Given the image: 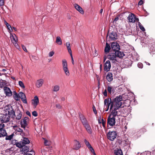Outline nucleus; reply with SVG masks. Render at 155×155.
Returning a JSON list of instances; mask_svg holds the SVG:
<instances>
[{
    "mask_svg": "<svg viewBox=\"0 0 155 155\" xmlns=\"http://www.w3.org/2000/svg\"><path fill=\"white\" fill-rule=\"evenodd\" d=\"M19 99H20V98H21L24 103L25 104L27 103L26 97L25 94L23 92H19Z\"/></svg>",
    "mask_w": 155,
    "mask_h": 155,
    "instance_id": "13",
    "label": "nucleus"
},
{
    "mask_svg": "<svg viewBox=\"0 0 155 155\" xmlns=\"http://www.w3.org/2000/svg\"><path fill=\"white\" fill-rule=\"evenodd\" d=\"M143 3V1L142 0H140L138 3V5H142Z\"/></svg>",
    "mask_w": 155,
    "mask_h": 155,
    "instance_id": "47",
    "label": "nucleus"
},
{
    "mask_svg": "<svg viewBox=\"0 0 155 155\" xmlns=\"http://www.w3.org/2000/svg\"><path fill=\"white\" fill-rule=\"evenodd\" d=\"M81 147V145L79 141L77 140H74V145L73 146V149L74 150H78Z\"/></svg>",
    "mask_w": 155,
    "mask_h": 155,
    "instance_id": "17",
    "label": "nucleus"
},
{
    "mask_svg": "<svg viewBox=\"0 0 155 155\" xmlns=\"http://www.w3.org/2000/svg\"><path fill=\"white\" fill-rule=\"evenodd\" d=\"M6 112H8V115L12 116V117H14L15 116V112L11 105H8L5 107Z\"/></svg>",
    "mask_w": 155,
    "mask_h": 155,
    "instance_id": "3",
    "label": "nucleus"
},
{
    "mask_svg": "<svg viewBox=\"0 0 155 155\" xmlns=\"http://www.w3.org/2000/svg\"><path fill=\"white\" fill-rule=\"evenodd\" d=\"M32 114L33 116L35 117H37L38 116V114L37 112L35 111H33L32 112Z\"/></svg>",
    "mask_w": 155,
    "mask_h": 155,
    "instance_id": "43",
    "label": "nucleus"
},
{
    "mask_svg": "<svg viewBox=\"0 0 155 155\" xmlns=\"http://www.w3.org/2000/svg\"><path fill=\"white\" fill-rule=\"evenodd\" d=\"M83 126L88 134H92V130L90 125L89 124V123L84 125Z\"/></svg>",
    "mask_w": 155,
    "mask_h": 155,
    "instance_id": "16",
    "label": "nucleus"
},
{
    "mask_svg": "<svg viewBox=\"0 0 155 155\" xmlns=\"http://www.w3.org/2000/svg\"><path fill=\"white\" fill-rule=\"evenodd\" d=\"M56 43L59 45H61L62 44V41L60 37L58 36L56 37Z\"/></svg>",
    "mask_w": 155,
    "mask_h": 155,
    "instance_id": "29",
    "label": "nucleus"
},
{
    "mask_svg": "<svg viewBox=\"0 0 155 155\" xmlns=\"http://www.w3.org/2000/svg\"><path fill=\"white\" fill-rule=\"evenodd\" d=\"M22 112L19 110H18L16 112V115H15L16 117V119L17 120H20L22 117Z\"/></svg>",
    "mask_w": 155,
    "mask_h": 155,
    "instance_id": "22",
    "label": "nucleus"
},
{
    "mask_svg": "<svg viewBox=\"0 0 155 155\" xmlns=\"http://www.w3.org/2000/svg\"><path fill=\"white\" fill-rule=\"evenodd\" d=\"M107 59V58L106 56H104V62Z\"/></svg>",
    "mask_w": 155,
    "mask_h": 155,
    "instance_id": "60",
    "label": "nucleus"
},
{
    "mask_svg": "<svg viewBox=\"0 0 155 155\" xmlns=\"http://www.w3.org/2000/svg\"><path fill=\"white\" fill-rule=\"evenodd\" d=\"M12 127L13 129H14L15 130V129L18 127L17 125L13 126Z\"/></svg>",
    "mask_w": 155,
    "mask_h": 155,
    "instance_id": "56",
    "label": "nucleus"
},
{
    "mask_svg": "<svg viewBox=\"0 0 155 155\" xmlns=\"http://www.w3.org/2000/svg\"><path fill=\"white\" fill-rule=\"evenodd\" d=\"M70 55L71 57V62H72V64H74V61L73 58V57L72 55V54H71Z\"/></svg>",
    "mask_w": 155,
    "mask_h": 155,
    "instance_id": "51",
    "label": "nucleus"
},
{
    "mask_svg": "<svg viewBox=\"0 0 155 155\" xmlns=\"http://www.w3.org/2000/svg\"><path fill=\"white\" fill-rule=\"evenodd\" d=\"M112 52H110L107 56V58L112 63H116L117 62H119L118 58L122 59L125 55L124 53L122 51Z\"/></svg>",
    "mask_w": 155,
    "mask_h": 155,
    "instance_id": "2",
    "label": "nucleus"
},
{
    "mask_svg": "<svg viewBox=\"0 0 155 155\" xmlns=\"http://www.w3.org/2000/svg\"><path fill=\"white\" fill-rule=\"evenodd\" d=\"M26 114L29 116L30 117H31V114L30 112H29L28 111H27L26 112Z\"/></svg>",
    "mask_w": 155,
    "mask_h": 155,
    "instance_id": "55",
    "label": "nucleus"
},
{
    "mask_svg": "<svg viewBox=\"0 0 155 155\" xmlns=\"http://www.w3.org/2000/svg\"><path fill=\"white\" fill-rule=\"evenodd\" d=\"M93 110L94 114H97V112L96 108L94 106L93 107Z\"/></svg>",
    "mask_w": 155,
    "mask_h": 155,
    "instance_id": "49",
    "label": "nucleus"
},
{
    "mask_svg": "<svg viewBox=\"0 0 155 155\" xmlns=\"http://www.w3.org/2000/svg\"><path fill=\"white\" fill-rule=\"evenodd\" d=\"M101 123L103 126L104 128L105 127L106 120H104L103 118L101 119Z\"/></svg>",
    "mask_w": 155,
    "mask_h": 155,
    "instance_id": "36",
    "label": "nucleus"
},
{
    "mask_svg": "<svg viewBox=\"0 0 155 155\" xmlns=\"http://www.w3.org/2000/svg\"><path fill=\"white\" fill-rule=\"evenodd\" d=\"M54 54V52L53 51H52L51 52H50L49 54V55L50 57H52Z\"/></svg>",
    "mask_w": 155,
    "mask_h": 155,
    "instance_id": "44",
    "label": "nucleus"
},
{
    "mask_svg": "<svg viewBox=\"0 0 155 155\" xmlns=\"http://www.w3.org/2000/svg\"><path fill=\"white\" fill-rule=\"evenodd\" d=\"M59 89V87L58 85H56L54 87L53 91H57Z\"/></svg>",
    "mask_w": 155,
    "mask_h": 155,
    "instance_id": "34",
    "label": "nucleus"
},
{
    "mask_svg": "<svg viewBox=\"0 0 155 155\" xmlns=\"http://www.w3.org/2000/svg\"><path fill=\"white\" fill-rule=\"evenodd\" d=\"M103 11V9H101L100 11V13L101 14H102Z\"/></svg>",
    "mask_w": 155,
    "mask_h": 155,
    "instance_id": "64",
    "label": "nucleus"
},
{
    "mask_svg": "<svg viewBox=\"0 0 155 155\" xmlns=\"http://www.w3.org/2000/svg\"><path fill=\"white\" fill-rule=\"evenodd\" d=\"M23 155H32V154L29 153H25Z\"/></svg>",
    "mask_w": 155,
    "mask_h": 155,
    "instance_id": "61",
    "label": "nucleus"
},
{
    "mask_svg": "<svg viewBox=\"0 0 155 155\" xmlns=\"http://www.w3.org/2000/svg\"><path fill=\"white\" fill-rule=\"evenodd\" d=\"M1 80L2 81V80ZM1 80L0 81V88H2L3 87V86L4 85V84L3 82L1 81Z\"/></svg>",
    "mask_w": 155,
    "mask_h": 155,
    "instance_id": "53",
    "label": "nucleus"
},
{
    "mask_svg": "<svg viewBox=\"0 0 155 155\" xmlns=\"http://www.w3.org/2000/svg\"><path fill=\"white\" fill-rule=\"evenodd\" d=\"M117 134L116 131H112L109 132L107 134V138L111 141H113L116 138Z\"/></svg>",
    "mask_w": 155,
    "mask_h": 155,
    "instance_id": "5",
    "label": "nucleus"
},
{
    "mask_svg": "<svg viewBox=\"0 0 155 155\" xmlns=\"http://www.w3.org/2000/svg\"><path fill=\"white\" fill-rule=\"evenodd\" d=\"M15 144L16 145L17 147L19 148H21L24 146L21 141H20L19 142H16Z\"/></svg>",
    "mask_w": 155,
    "mask_h": 155,
    "instance_id": "28",
    "label": "nucleus"
},
{
    "mask_svg": "<svg viewBox=\"0 0 155 155\" xmlns=\"http://www.w3.org/2000/svg\"><path fill=\"white\" fill-rule=\"evenodd\" d=\"M150 49L152 51H155V45H153Z\"/></svg>",
    "mask_w": 155,
    "mask_h": 155,
    "instance_id": "42",
    "label": "nucleus"
},
{
    "mask_svg": "<svg viewBox=\"0 0 155 155\" xmlns=\"http://www.w3.org/2000/svg\"><path fill=\"white\" fill-rule=\"evenodd\" d=\"M22 48L23 49V50L25 52H28V51H27V49H26V48L25 47V46H24L23 45H22Z\"/></svg>",
    "mask_w": 155,
    "mask_h": 155,
    "instance_id": "46",
    "label": "nucleus"
},
{
    "mask_svg": "<svg viewBox=\"0 0 155 155\" xmlns=\"http://www.w3.org/2000/svg\"><path fill=\"white\" fill-rule=\"evenodd\" d=\"M114 153L116 155H123L122 151L120 149L114 150Z\"/></svg>",
    "mask_w": 155,
    "mask_h": 155,
    "instance_id": "27",
    "label": "nucleus"
},
{
    "mask_svg": "<svg viewBox=\"0 0 155 155\" xmlns=\"http://www.w3.org/2000/svg\"><path fill=\"white\" fill-rule=\"evenodd\" d=\"M32 101H33L32 104L35 108L38 105L39 102L38 97L37 96H35L34 99L32 100Z\"/></svg>",
    "mask_w": 155,
    "mask_h": 155,
    "instance_id": "19",
    "label": "nucleus"
},
{
    "mask_svg": "<svg viewBox=\"0 0 155 155\" xmlns=\"http://www.w3.org/2000/svg\"><path fill=\"white\" fill-rule=\"evenodd\" d=\"M84 142L85 143V144L88 147V148H89L90 147H91V146L89 142L87 141L86 139L84 140Z\"/></svg>",
    "mask_w": 155,
    "mask_h": 155,
    "instance_id": "32",
    "label": "nucleus"
},
{
    "mask_svg": "<svg viewBox=\"0 0 155 155\" xmlns=\"http://www.w3.org/2000/svg\"><path fill=\"white\" fill-rule=\"evenodd\" d=\"M28 119V117H25L23 119H21V120L20 124L21 125V127L23 128L25 130V127L28 125L27 120Z\"/></svg>",
    "mask_w": 155,
    "mask_h": 155,
    "instance_id": "9",
    "label": "nucleus"
},
{
    "mask_svg": "<svg viewBox=\"0 0 155 155\" xmlns=\"http://www.w3.org/2000/svg\"><path fill=\"white\" fill-rule=\"evenodd\" d=\"M5 125L2 123L0 124V137H4L7 136V133L4 128Z\"/></svg>",
    "mask_w": 155,
    "mask_h": 155,
    "instance_id": "6",
    "label": "nucleus"
},
{
    "mask_svg": "<svg viewBox=\"0 0 155 155\" xmlns=\"http://www.w3.org/2000/svg\"><path fill=\"white\" fill-rule=\"evenodd\" d=\"M4 90L6 95L8 97H10L12 95V92L10 89L8 87L5 86L4 87Z\"/></svg>",
    "mask_w": 155,
    "mask_h": 155,
    "instance_id": "10",
    "label": "nucleus"
},
{
    "mask_svg": "<svg viewBox=\"0 0 155 155\" xmlns=\"http://www.w3.org/2000/svg\"><path fill=\"white\" fill-rule=\"evenodd\" d=\"M20 134L22 136H24L25 135V134L23 132V130L22 132H21Z\"/></svg>",
    "mask_w": 155,
    "mask_h": 155,
    "instance_id": "58",
    "label": "nucleus"
},
{
    "mask_svg": "<svg viewBox=\"0 0 155 155\" xmlns=\"http://www.w3.org/2000/svg\"><path fill=\"white\" fill-rule=\"evenodd\" d=\"M4 0H0V5L1 6H3L4 5Z\"/></svg>",
    "mask_w": 155,
    "mask_h": 155,
    "instance_id": "45",
    "label": "nucleus"
},
{
    "mask_svg": "<svg viewBox=\"0 0 155 155\" xmlns=\"http://www.w3.org/2000/svg\"><path fill=\"white\" fill-rule=\"evenodd\" d=\"M67 48L68 51V52L70 54H72V51L71 49V46H67Z\"/></svg>",
    "mask_w": 155,
    "mask_h": 155,
    "instance_id": "38",
    "label": "nucleus"
},
{
    "mask_svg": "<svg viewBox=\"0 0 155 155\" xmlns=\"http://www.w3.org/2000/svg\"><path fill=\"white\" fill-rule=\"evenodd\" d=\"M67 47V46H71L69 42H67L66 43Z\"/></svg>",
    "mask_w": 155,
    "mask_h": 155,
    "instance_id": "57",
    "label": "nucleus"
},
{
    "mask_svg": "<svg viewBox=\"0 0 155 155\" xmlns=\"http://www.w3.org/2000/svg\"><path fill=\"white\" fill-rule=\"evenodd\" d=\"M5 24L6 25L7 27L9 29V30H10V28H11V26L9 25V24H8L6 21H5Z\"/></svg>",
    "mask_w": 155,
    "mask_h": 155,
    "instance_id": "37",
    "label": "nucleus"
},
{
    "mask_svg": "<svg viewBox=\"0 0 155 155\" xmlns=\"http://www.w3.org/2000/svg\"><path fill=\"white\" fill-rule=\"evenodd\" d=\"M110 40H115L117 39V34L115 31H112L109 35Z\"/></svg>",
    "mask_w": 155,
    "mask_h": 155,
    "instance_id": "14",
    "label": "nucleus"
},
{
    "mask_svg": "<svg viewBox=\"0 0 155 155\" xmlns=\"http://www.w3.org/2000/svg\"><path fill=\"white\" fill-rule=\"evenodd\" d=\"M103 94L104 95L105 97L107 96V91L106 89H105L103 93Z\"/></svg>",
    "mask_w": 155,
    "mask_h": 155,
    "instance_id": "48",
    "label": "nucleus"
},
{
    "mask_svg": "<svg viewBox=\"0 0 155 155\" xmlns=\"http://www.w3.org/2000/svg\"><path fill=\"white\" fill-rule=\"evenodd\" d=\"M56 106L57 108H58L59 109L61 108V106L59 104H56Z\"/></svg>",
    "mask_w": 155,
    "mask_h": 155,
    "instance_id": "59",
    "label": "nucleus"
},
{
    "mask_svg": "<svg viewBox=\"0 0 155 155\" xmlns=\"http://www.w3.org/2000/svg\"><path fill=\"white\" fill-rule=\"evenodd\" d=\"M123 97L120 95L117 96L112 99L110 98L105 99L104 101V105L106 106L107 109L106 111L109 110L110 106V110L111 111V115L108 116L107 120V124L110 126H113L115 124V117L117 115L118 110L121 108Z\"/></svg>",
    "mask_w": 155,
    "mask_h": 155,
    "instance_id": "1",
    "label": "nucleus"
},
{
    "mask_svg": "<svg viewBox=\"0 0 155 155\" xmlns=\"http://www.w3.org/2000/svg\"><path fill=\"white\" fill-rule=\"evenodd\" d=\"M119 19L118 17H116L115 18L114 20L113 21V23H114V22H116V21H117Z\"/></svg>",
    "mask_w": 155,
    "mask_h": 155,
    "instance_id": "50",
    "label": "nucleus"
},
{
    "mask_svg": "<svg viewBox=\"0 0 155 155\" xmlns=\"http://www.w3.org/2000/svg\"><path fill=\"white\" fill-rule=\"evenodd\" d=\"M14 134H12L11 135L9 136H6L5 140H11Z\"/></svg>",
    "mask_w": 155,
    "mask_h": 155,
    "instance_id": "31",
    "label": "nucleus"
},
{
    "mask_svg": "<svg viewBox=\"0 0 155 155\" xmlns=\"http://www.w3.org/2000/svg\"><path fill=\"white\" fill-rule=\"evenodd\" d=\"M88 148L91 151V153H92L93 152H94V150L93 148H92V146H91V147H90Z\"/></svg>",
    "mask_w": 155,
    "mask_h": 155,
    "instance_id": "52",
    "label": "nucleus"
},
{
    "mask_svg": "<svg viewBox=\"0 0 155 155\" xmlns=\"http://www.w3.org/2000/svg\"><path fill=\"white\" fill-rule=\"evenodd\" d=\"M65 100V98L64 97H62L61 98V101H64Z\"/></svg>",
    "mask_w": 155,
    "mask_h": 155,
    "instance_id": "62",
    "label": "nucleus"
},
{
    "mask_svg": "<svg viewBox=\"0 0 155 155\" xmlns=\"http://www.w3.org/2000/svg\"><path fill=\"white\" fill-rule=\"evenodd\" d=\"M22 130L21 129L20 127H18L17 128L15 129V130L18 132H22Z\"/></svg>",
    "mask_w": 155,
    "mask_h": 155,
    "instance_id": "41",
    "label": "nucleus"
},
{
    "mask_svg": "<svg viewBox=\"0 0 155 155\" xmlns=\"http://www.w3.org/2000/svg\"><path fill=\"white\" fill-rule=\"evenodd\" d=\"M79 116L80 120L83 126L88 123L87 119L84 115L81 114H79Z\"/></svg>",
    "mask_w": 155,
    "mask_h": 155,
    "instance_id": "11",
    "label": "nucleus"
},
{
    "mask_svg": "<svg viewBox=\"0 0 155 155\" xmlns=\"http://www.w3.org/2000/svg\"><path fill=\"white\" fill-rule=\"evenodd\" d=\"M29 148L28 147L26 146H24L22 148V151L24 152V153H27V152H29Z\"/></svg>",
    "mask_w": 155,
    "mask_h": 155,
    "instance_id": "26",
    "label": "nucleus"
},
{
    "mask_svg": "<svg viewBox=\"0 0 155 155\" xmlns=\"http://www.w3.org/2000/svg\"><path fill=\"white\" fill-rule=\"evenodd\" d=\"M62 64L63 70L67 76H69L70 73L68 68V64L66 60L63 59L62 60Z\"/></svg>",
    "mask_w": 155,
    "mask_h": 155,
    "instance_id": "4",
    "label": "nucleus"
},
{
    "mask_svg": "<svg viewBox=\"0 0 155 155\" xmlns=\"http://www.w3.org/2000/svg\"><path fill=\"white\" fill-rule=\"evenodd\" d=\"M146 129L145 128H142L140 130L139 132H140V133H141V134H143L145 132H146Z\"/></svg>",
    "mask_w": 155,
    "mask_h": 155,
    "instance_id": "35",
    "label": "nucleus"
},
{
    "mask_svg": "<svg viewBox=\"0 0 155 155\" xmlns=\"http://www.w3.org/2000/svg\"><path fill=\"white\" fill-rule=\"evenodd\" d=\"M140 28L142 31H145V29L143 26H140Z\"/></svg>",
    "mask_w": 155,
    "mask_h": 155,
    "instance_id": "54",
    "label": "nucleus"
},
{
    "mask_svg": "<svg viewBox=\"0 0 155 155\" xmlns=\"http://www.w3.org/2000/svg\"><path fill=\"white\" fill-rule=\"evenodd\" d=\"M44 83V80L42 79H40L37 80L36 83V86L39 88L41 87Z\"/></svg>",
    "mask_w": 155,
    "mask_h": 155,
    "instance_id": "20",
    "label": "nucleus"
},
{
    "mask_svg": "<svg viewBox=\"0 0 155 155\" xmlns=\"http://www.w3.org/2000/svg\"><path fill=\"white\" fill-rule=\"evenodd\" d=\"M120 46L119 44L117 42H112L111 45V48L113 50V51H120Z\"/></svg>",
    "mask_w": 155,
    "mask_h": 155,
    "instance_id": "8",
    "label": "nucleus"
},
{
    "mask_svg": "<svg viewBox=\"0 0 155 155\" xmlns=\"http://www.w3.org/2000/svg\"><path fill=\"white\" fill-rule=\"evenodd\" d=\"M110 49V47L107 43H106V46L104 49V51L105 53H108Z\"/></svg>",
    "mask_w": 155,
    "mask_h": 155,
    "instance_id": "23",
    "label": "nucleus"
},
{
    "mask_svg": "<svg viewBox=\"0 0 155 155\" xmlns=\"http://www.w3.org/2000/svg\"><path fill=\"white\" fill-rule=\"evenodd\" d=\"M106 79L108 81L111 82L113 80L112 74L110 72H108L106 77Z\"/></svg>",
    "mask_w": 155,
    "mask_h": 155,
    "instance_id": "21",
    "label": "nucleus"
},
{
    "mask_svg": "<svg viewBox=\"0 0 155 155\" xmlns=\"http://www.w3.org/2000/svg\"><path fill=\"white\" fill-rule=\"evenodd\" d=\"M111 66L109 61H107L104 64V70L107 72L110 71Z\"/></svg>",
    "mask_w": 155,
    "mask_h": 155,
    "instance_id": "12",
    "label": "nucleus"
},
{
    "mask_svg": "<svg viewBox=\"0 0 155 155\" xmlns=\"http://www.w3.org/2000/svg\"><path fill=\"white\" fill-rule=\"evenodd\" d=\"M44 143L45 145L48 146L49 145L50 143L48 140H45Z\"/></svg>",
    "mask_w": 155,
    "mask_h": 155,
    "instance_id": "40",
    "label": "nucleus"
},
{
    "mask_svg": "<svg viewBox=\"0 0 155 155\" xmlns=\"http://www.w3.org/2000/svg\"><path fill=\"white\" fill-rule=\"evenodd\" d=\"M127 19L129 22L132 23H134L136 21H139L138 18H136V15L132 13L129 15L127 17Z\"/></svg>",
    "mask_w": 155,
    "mask_h": 155,
    "instance_id": "7",
    "label": "nucleus"
},
{
    "mask_svg": "<svg viewBox=\"0 0 155 155\" xmlns=\"http://www.w3.org/2000/svg\"><path fill=\"white\" fill-rule=\"evenodd\" d=\"M10 120V116L7 114L4 115L2 117V123H6L8 122Z\"/></svg>",
    "mask_w": 155,
    "mask_h": 155,
    "instance_id": "15",
    "label": "nucleus"
},
{
    "mask_svg": "<svg viewBox=\"0 0 155 155\" xmlns=\"http://www.w3.org/2000/svg\"><path fill=\"white\" fill-rule=\"evenodd\" d=\"M138 67L140 68H143V64L141 63H139L137 64Z\"/></svg>",
    "mask_w": 155,
    "mask_h": 155,
    "instance_id": "39",
    "label": "nucleus"
},
{
    "mask_svg": "<svg viewBox=\"0 0 155 155\" xmlns=\"http://www.w3.org/2000/svg\"><path fill=\"white\" fill-rule=\"evenodd\" d=\"M107 88L108 92L110 94H111L112 93V91L113 90V87L111 86L108 85Z\"/></svg>",
    "mask_w": 155,
    "mask_h": 155,
    "instance_id": "30",
    "label": "nucleus"
},
{
    "mask_svg": "<svg viewBox=\"0 0 155 155\" xmlns=\"http://www.w3.org/2000/svg\"><path fill=\"white\" fill-rule=\"evenodd\" d=\"M13 97H14L16 101L19 100V93L18 94L16 92V91H14V92H13Z\"/></svg>",
    "mask_w": 155,
    "mask_h": 155,
    "instance_id": "25",
    "label": "nucleus"
},
{
    "mask_svg": "<svg viewBox=\"0 0 155 155\" xmlns=\"http://www.w3.org/2000/svg\"><path fill=\"white\" fill-rule=\"evenodd\" d=\"M23 140L21 142L23 143L24 146L26 144H29L30 143V141L28 138L26 137H23Z\"/></svg>",
    "mask_w": 155,
    "mask_h": 155,
    "instance_id": "24",
    "label": "nucleus"
},
{
    "mask_svg": "<svg viewBox=\"0 0 155 155\" xmlns=\"http://www.w3.org/2000/svg\"><path fill=\"white\" fill-rule=\"evenodd\" d=\"M18 84L19 85H20V86L22 88H25V86L24 85V84L23 83V82L22 81H19L18 82Z\"/></svg>",
    "mask_w": 155,
    "mask_h": 155,
    "instance_id": "33",
    "label": "nucleus"
},
{
    "mask_svg": "<svg viewBox=\"0 0 155 155\" xmlns=\"http://www.w3.org/2000/svg\"><path fill=\"white\" fill-rule=\"evenodd\" d=\"M13 43L14 44H16L17 45H18V44L16 43V41H15H15H12Z\"/></svg>",
    "mask_w": 155,
    "mask_h": 155,
    "instance_id": "63",
    "label": "nucleus"
},
{
    "mask_svg": "<svg viewBox=\"0 0 155 155\" xmlns=\"http://www.w3.org/2000/svg\"><path fill=\"white\" fill-rule=\"evenodd\" d=\"M74 6L75 9L78 11H79L81 14H83L84 13V11L83 9L81 7L76 4H75L74 5Z\"/></svg>",
    "mask_w": 155,
    "mask_h": 155,
    "instance_id": "18",
    "label": "nucleus"
}]
</instances>
